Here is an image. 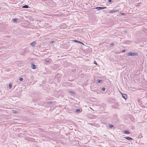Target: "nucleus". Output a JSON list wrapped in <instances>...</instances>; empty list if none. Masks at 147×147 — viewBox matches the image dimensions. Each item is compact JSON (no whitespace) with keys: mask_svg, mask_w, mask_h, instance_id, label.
Listing matches in <instances>:
<instances>
[{"mask_svg":"<svg viewBox=\"0 0 147 147\" xmlns=\"http://www.w3.org/2000/svg\"><path fill=\"white\" fill-rule=\"evenodd\" d=\"M45 62L49 63V61L48 60H45Z\"/></svg>","mask_w":147,"mask_h":147,"instance_id":"obj_22","label":"nucleus"},{"mask_svg":"<svg viewBox=\"0 0 147 147\" xmlns=\"http://www.w3.org/2000/svg\"><path fill=\"white\" fill-rule=\"evenodd\" d=\"M12 21L14 22H16L18 21V20L16 18H13L12 20Z\"/></svg>","mask_w":147,"mask_h":147,"instance_id":"obj_10","label":"nucleus"},{"mask_svg":"<svg viewBox=\"0 0 147 147\" xmlns=\"http://www.w3.org/2000/svg\"><path fill=\"white\" fill-rule=\"evenodd\" d=\"M36 42L35 41H34L33 42H31L30 44V45L32 46V47H34V46L35 45H36Z\"/></svg>","mask_w":147,"mask_h":147,"instance_id":"obj_4","label":"nucleus"},{"mask_svg":"<svg viewBox=\"0 0 147 147\" xmlns=\"http://www.w3.org/2000/svg\"><path fill=\"white\" fill-rule=\"evenodd\" d=\"M9 87L10 89L12 87V86L11 84H9Z\"/></svg>","mask_w":147,"mask_h":147,"instance_id":"obj_14","label":"nucleus"},{"mask_svg":"<svg viewBox=\"0 0 147 147\" xmlns=\"http://www.w3.org/2000/svg\"><path fill=\"white\" fill-rule=\"evenodd\" d=\"M82 110H81L80 109H77L76 110V112H77L78 113L81 112H82Z\"/></svg>","mask_w":147,"mask_h":147,"instance_id":"obj_7","label":"nucleus"},{"mask_svg":"<svg viewBox=\"0 0 147 147\" xmlns=\"http://www.w3.org/2000/svg\"><path fill=\"white\" fill-rule=\"evenodd\" d=\"M137 54V53H132L131 52H129L127 53V56H135Z\"/></svg>","mask_w":147,"mask_h":147,"instance_id":"obj_1","label":"nucleus"},{"mask_svg":"<svg viewBox=\"0 0 147 147\" xmlns=\"http://www.w3.org/2000/svg\"><path fill=\"white\" fill-rule=\"evenodd\" d=\"M32 68L33 69H36V67L35 65L34 64H32Z\"/></svg>","mask_w":147,"mask_h":147,"instance_id":"obj_6","label":"nucleus"},{"mask_svg":"<svg viewBox=\"0 0 147 147\" xmlns=\"http://www.w3.org/2000/svg\"><path fill=\"white\" fill-rule=\"evenodd\" d=\"M23 8H28L29 7H30L28 5H25L24 6H23L22 7Z\"/></svg>","mask_w":147,"mask_h":147,"instance_id":"obj_9","label":"nucleus"},{"mask_svg":"<svg viewBox=\"0 0 147 147\" xmlns=\"http://www.w3.org/2000/svg\"><path fill=\"white\" fill-rule=\"evenodd\" d=\"M121 14L122 15H124V14H125L124 13H121Z\"/></svg>","mask_w":147,"mask_h":147,"instance_id":"obj_29","label":"nucleus"},{"mask_svg":"<svg viewBox=\"0 0 147 147\" xmlns=\"http://www.w3.org/2000/svg\"><path fill=\"white\" fill-rule=\"evenodd\" d=\"M124 33H126V30H124Z\"/></svg>","mask_w":147,"mask_h":147,"instance_id":"obj_27","label":"nucleus"},{"mask_svg":"<svg viewBox=\"0 0 147 147\" xmlns=\"http://www.w3.org/2000/svg\"><path fill=\"white\" fill-rule=\"evenodd\" d=\"M53 42H54V41H52L50 42V43L51 44V43H53Z\"/></svg>","mask_w":147,"mask_h":147,"instance_id":"obj_24","label":"nucleus"},{"mask_svg":"<svg viewBox=\"0 0 147 147\" xmlns=\"http://www.w3.org/2000/svg\"><path fill=\"white\" fill-rule=\"evenodd\" d=\"M108 1L109 2H111V0H109Z\"/></svg>","mask_w":147,"mask_h":147,"instance_id":"obj_28","label":"nucleus"},{"mask_svg":"<svg viewBox=\"0 0 147 147\" xmlns=\"http://www.w3.org/2000/svg\"><path fill=\"white\" fill-rule=\"evenodd\" d=\"M124 138H125L126 139L129 140H133V138H130L129 137H124Z\"/></svg>","mask_w":147,"mask_h":147,"instance_id":"obj_5","label":"nucleus"},{"mask_svg":"<svg viewBox=\"0 0 147 147\" xmlns=\"http://www.w3.org/2000/svg\"><path fill=\"white\" fill-rule=\"evenodd\" d=\"M74 41L75 42H79V41L77 40H74Z\"/></svg>","mask_w":147,"mask_h":147,"instance_id":"obj_19","label":"nucleus"},{"mask_svg":"<svg viewBox=\"0 0 147 147\" xmlns=\"http://www.w3.org/2000/svg\"><path fill=\"white\" fill-rule=\"evenodd\" d=\"M109 127L111 128H112L113 127H114L113 125L111 124H109Z\"/></svg>","mask_w":147,"mask_h":147,"instance_id":"obj_12","label":"nucleus"},{"mask_svg":"<svg viewBox=\"0 0 147 147\" xmlns=\"http://www.w3.org/2000/svg\"><path fill=\"white\" fill-rule=\"evenodd\" d=\"M94 64H96V65H97V63H96V61H94Z\"/></svg>","mask_w":147,"mask_h":147,"instance_id":"obj_20","label":"nucleus"},{"mask_svg":"<svg viewBox=\"0 0 147 147\" xmlns=\"http://www.w3.org/2000/svg\"><path fill=\"white\" fill-rule=\"evenodd\" d=\"M116 11L115 10H112L109 11V13H113L116 12Z\"/></svg>","mask_w":147,"mask_h":147,"instance_id":"obj_11","label":"nucleus"},{"mask_svg":"<svg viewBox=\"0 0 147 147\" xmlns=\"http://www.w3.org/2000/svg\"><path fill=\"white\" fill-rule=\"evenodd\" d=\"M105 8H106V7H97L95 8V9L98 10H102Z\"/></svg>","mask_w":147,"mask_h":147,"instance_id":"obj_2","label":"nucleus"},{"mask_svg":"<svg viewBox=\"0 0 147 147\" xmlns=\"http://www.w3.org/2000/svg\"><path fill=\"white\" fill-rule=\"evenodd\" d=\"M13 113H17V111L15 110H12Z\"/></svg>","mask_w":147,"mask_h":147,"instance_id":"obj_15","label":"nucleus"},{"mask_svg":"<svg viewBox=\"0 0 147 147\" xmlns=\"http://www.w3.org/2000/svg\"><path fill=\"white\" fill-rule=\"evenodd\" d=\"M48 104H51L52 103V102L51 101H49L47 102Z\"/></svg>","mask_w":147,"mask_h":147,"instance_id":"obj_16","label":"nucleus"},{"mask_svg":"<svg viewBox=\"0 0 147 147\" xmlns=\"http://www.w3.org/2000/svg\"><path fill=\"white\" fill-rule=\"evenodd\" d=\"M102 90L103 91H105V89L104 87L102 88Z\"/></svg>","mask_w":147,"mask_h":147,"instance_id":"obj_17","label":"nucleus"},{"mask_svg":"<svg viewBox=\"0 0 147 147\" xmlns=\"http://www.w3.org/2000/svg\"><path fill=\"white\" fill-rule=\"evenodd\" d=\"M102 81V80H97V82L99 83H100Z\"/></svg>","mask_w":147,"mask_h":147,"instance_id":"obj_13","label":"nucleus"},{"mask_svg":"<svg viewBox=\"0 0 147 147\" xmlns=\"http://www.w3.org/2000/svg\"><path fill=\"white\" fill-rule=\"evenodd\" d=\"M122 97L125 99V100H126L127 98V95L125 94H122Z\"/></svg>","mask_w":147,"mask_h":147,"instance_id":"obj_3","label":"nucleus"},{"mask_svg":"<svg viewBox=\"0 0 147 147\" xmlns=\"http://www.w3.org/2000/svg\"><path fill=\"white\" fill-rule=\"evenodd\" d=\"M125 51V50H123L122 51V52H124Z\"/></svg>","mask_w":147,"mask_h":147,"instance_id":"obj_25","label":"nucleus"},{"mask_svg":"<svg viewBox=\"0 0 147 147\" xmlns=\"http://www.w3.org/2000/svg\"><path fill=\"white\" fill-rule=\"evenodd\" d=\"M79 42V43H81V44H82L84 45L83 43L82 42H80L79 41V42Z\"/></svg>","mask_w":147,"mask_h":147,"instance_id":"obj_26","label":"nucleus"},{"mask_svg":"<svg viewBox=\"0 0 147 147\" xmlns=\"http://www.w3.org/2000/svg\"><path fill=\"white\" fill-rule=\"evenodd\" d=\"M69 92H70V93H72V94H74V92H72V91H69Z\"/></svg>","mask_w":147,"mask_h":147,"instance_id":"obj_23","label":"nucleus"},{"mask_svg":"<svg viewBox=\"0 0 147 147\" xmlns=\"http://www.w3.org/2000/svg\"><path fill=\"white\" fill-rule=\"evenodd\" d=\"M124 133L125 134H129L130 133L129 132V131H126V130H125L124 132Z\"/></svg>","mask_w":147,"mask_h":147,"instance_id":"obj_8","label":"nucleus"},{"mask_svg":"<svg viewBox=\"0 0 147 147\" xmlns=\"http://www.w3.org/2000/svg\"><path fill=\"white\" fill-rule=\"evenodd\" d=\"M111 46H113L114 45V44L113 43H112L110 44Z\"/></svg>","mask_w":147,"mask_h":147,"instance_id":"obj_21","label":"nucleus"},{"mask_svg":"<svg viewBox=\"0 0 147 147\" xmlns=\"http://www.w3.org/2000/svg\"><path fill=\"white\" fill-rule=\"evenodd\" d=\"M23 80V79L22 78H20L19 79V80L20 81H22Z\"/></svg>","mask_w":147,"mask_h":147,"instance_id":"obj_18","label":"nucleus"}]
</instances>
